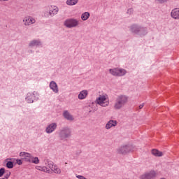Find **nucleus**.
Listing matches in <instances>:
<instances>
[{
  "label": "nucleus",
  "mask_w": 179,
  "mask_h": 179,
  "mask_svg": "<svg viewBox=\"0 0 179 179\" xmlns=\"http://www.w3.org/2000/svg\"><path fill=\"white\" fill-rule=\"evenodd\" d=\"M128 102V96L125 95H120L116 100L115 103V108L116 110H120L123 106H125Z\"/></svg>",
  "instance_id": "1"
},
{
  "label": "nucleus",
  "mask_w": 179,
  "mask_h": 179,
  "mask_svg": "<svg viewBox=\"0 0 179 179\" xmlns=\"http://www.w3.org/2000/svg\"><path fill=\"white\" fill-rule=\"evenodd\" d=\"M96 102L99 106H101V107H107L109 104L108 101V95H101L99 97L96 99Z\"/></svg>",
  "instance_id": "2"
},
{
  "label": "nucleus",
  "mask_w": 179,
  "mask_h": 179,
  "mask_svg": "<svg viewBox=\"0 0 179 179\" xmlns=\"http://www.w3.org/2000/svg\"><path fill=\"white\" fill-rule=\"evenodd\" d=\"M110 73L113 75V76H124L127 73V71L122 69H110Z\"/></svg>",
  "instance_id": "3"
},
{
  "label": "nucleus",
  "mask_w": 179,
  "mask_h": 179,
  "mask_svg": "<svg viewBox=\"0 0 179 179\" xmlns=\"http://www.w3.org/2000/svg\"><path fill=\"white\" fill-rule=\"evenodd\" d=\"M78 24H79V22L75 19H69L64 22V26H66V27H76Z\"/></svg>",
  "instance_id": "4"
},
{
  "label": "nucleus",
  "mask_w": 179,
  "mask_h": 179,
  "mask_svg": "<svg viewBox=\"0 0 179 179\" xmlns=\"http://www.w3.org/2000/svg\"><path fill=\"white\" fill-rule=\"evenodd\" d=\"M20 156L22 157V160L24 162H29V163L31 162V155L27 152H21L20 153Z\"/></svg>",
  "instance_id": "5"
},
{
  "label": "nucleus",
  "mask_w": 179,
  "mask_h": 179,
  "mask_svg": "<svg viewBox=\"0 0 179 179\" xmlns=\"http://www.w3.org/2000/svg\"><path fill=\"white\" fill-rule=\"evenodd\" d=\"M156 177V172L155 171H150L149 173H145L141 176V179H152Z\"/></svg>",
  "instance_id": "6"
},
{
  "label": "nucleus",
  "mask_w": 179,
  "mask_h": 179,
  "mask_svg": "<svg viewBox=\"0 0 179 179\" xmlns=\"http://www.w3.org/2000/svg\"><path fill=\"white\" fill-rule=\"evenodd\" d=\"M131 30L133 33L136 34L141 33V34H145V33H146V30L145 29V28L136 27V26H133ZM143 31H145V33Z\"/></svg>",
  "instance_id": "7"
},
{
  "label": "nucleus",
  "mask_w": 179,
  "mask_h": 179,
  "mask_svg": "<svg viewBox=\"0 0 179 179\" xmlns=\"http://www.w3.org/2000/svg\"><path fill=\"white\" fill-rule=\"evenodd\" d=\"M25 26H30V24H33L34 23H36V20H34L31 17H27L24 20Z\"/></svg>",
  "instance_id": "8"
},
{
  "label": "nucleus",
  "mask_w": 179,
  "mask_h": 179,
  "mask_svg": "<svg viewBox=\"0 0 179 179\" xmlns=\"http://www.w3.org/2000/svg\"><path fill=\"white\" fill-rule=\"evenodd\" d=\"M58 7H57L56 6H50L49 10L50 16H54V15H57V13H58Z\"/></svg>",
  "instance_id": "9"
},
{
  "label": "nucleus",
  "mask_w": 179,
  "mask_h": 179,
  "mask_svg": "<svg viewBox=\"0 0 179 179\" xmlns=\"http://www.w3.org/2000/svg\"><path fill=\"white\" fill-rule=\"evenodd\" d=\"M55 128H57V124L52 123L46 128V132L48 134H51V132H54Z\"/></svg>",
  "instance_id": "10"
},
{
  "label": "nucleus",
  "mask_w": 179,
  "mask_h": 179,
  "mask_svg": "<svg viewBox=\"0 0 179 179\" xmlns=\"http://www.w3.org/2000/svg\"><path fill=\"white\" fill-rule=\"evenodd\" d=\"M60 135L62 138H68L71 135V131L69 129H64L62 130Z\"/></svg>",
  "instance_id": "11"
},
{
  "label": "nucleus",
  "mask_w": 179,
  "mask_h": 179,
  "mask_svg": "<svg viewBox=\"0 0 179 179\" xmlns=\"http://www.w3.org/2000/svg\"><path fill=\"white\" fill-rule=\"evenodd\" d=\"M171 15L173 19H179V8H175L173 10Z\"/></svg>",
  "instance_id": "12"
},
{
  "label": "nucleus",
  "mask_w": 179,
  "mask_h": 179,
  "mask_svg": "<svg viewBox=\"0 0 179 179\" xmlns=\"http://www.w3.org/2000/svg\"><path fill=\"white\" fill-rule=\"evenodd\" d=\"M117 126V121L115 120H110L106 125V129H110V128H113V127Z\"/></svg>",
  "instance_id": "13"
},
{
  "label": "nucleus",
  "mask_w": 179,
  "mask_h": 179,
  "mask_svg": "<svg viewBox=\"0 0 179 179\" xmlns=\"http://www.w3.org/2000/svg\"><path fill=\"white\" fill-rule=\"evenodd\" d=\"M50 87L55 92V93H58V85H57L55 82L52 81L50 84Z\"/></svg>",
  "instance_id": "14"
},
{
  "label": "nucleus",
  "mask_w": 179,
  "mask_h": 179,
  "mask_svg": "<svg viewBox=\"0 0 179 179\" xmlns=\"http://www.w3.org/2000/svg\"><path fill=\"white\" fill-rule=\"evenodd\" d=\"M50 169H51L52 171H54L56 174H61V169L58 168L56 165H52L50 166Z\"/></svg>",
  "instance_id": "15"
},
{
  "label": "nucleus",
  "mask_w": 179,
  "mask_h": 179,
  "mask_svg": "<svg viewBox=\"0 0 179 179\" xmlns=\"http://www.w3.org/2000/svg\"><path fill=\"white\" fill-rule=\"evenodd\" d=\"M87 96V91L86 90H83L80 92V94H78V99H80V100H83V99H86Z\"/></svg>",
  "instance_id": "16"
},
{
  "label": "nucleus",
  "mask_w": 179,
  "mask_h": 179,
  "mask_svg": "<svg viewBox=\"0 0 179 179\" xmlns=\"http://www.w3.org/2000/svg\"><path fill=\"white\" fill-rule=\"evenodd\" d=\"M152 154L154 156H156V157H160L163 156V152L159 151V150H157V149H153V150H152Z\"/></svg>",
  "instance_id": "17"
},
{
  "label": "nucleus",
  "mask_w": 179,
  "mask_h": 179,
  "mask_svg": "<svg viewBox=\"0 0 179 179\" xmlns=\"http://www.w3.org/2000/svg\"><path fill=\"white\" fill-rule=\"evenodd\" d=\"M64 117L66 119V120H69L70 121H72V120H73V117H72V115H71V114H69V111H64Z\"/></svg>",
  "instance_id": "18"
},
{
  "label": "nucleus",
  "mask_w": 179,
  "mask_h": 179,
  "mask_svg": "<svg viewBox=\"0 0 179 179\" xmlns=\"http://www.w3.org/2000/svg\"><path fill=\"white\" fill-rule=\"evenodd\" d=\"M36 169L39 170V171H43L44 173H48V171H50V169L45 166H36Z\"/></svg>",
  "instance_id": "19"
},
{
  "label": "nucleus",
  "mask_w": 179,
  "mask_h": 179,
  "mask_svg": "<svg viewBox=\"0 0 179 179\" xmlns=\"http://www.w3.org/2000/svg\"><path fill=\"white\" fill-rule=\"evenodd\" d=\"M40 41L34 40L30 42L29 47H36V45H40Z\"/></svg>",
  "instance_id": "20"
},
{
  "label": "nucleus",
  "mask_w": 179,
  "mask_h": 179,
  "mask_svg": "<svg viewBox=\"0 0 179 179\" xmlns=\"http://www.w3.org/2000/svg\"><path fill=\"white\" fill-rule=\"evenodd\" d=\"M127 152H128V147L127 146L122 147L119 150V153H121L122 155H125V153H127Z\"/></svg>",
  "instance_id": "21"
},
{
  "label": "nucleus",
  "mask_w": 179,
  "mask_h": 179,
  "mask_svg": "<svg viewBox=\"0 0 179 179\" xmlns=\"http://www.w3.org/2000/svg\"><path fill=\"white\" fill-rule=\"evenodd\" d=\"M89 16H90V14L88 12H85L82 15L81 19L82 20H87L89 19Z\"/></svg>",
  "instance_id": "22"
},
{
  "label": "nucleus",
  "mask_w": 179,
  "mask_h": 179,
  "mask_svg": "<svg viewBox=\"0 0 179 179\" xmlns=\"http://www.w3.org/2000/svg\"><path fill=\"white\" fill-rule=\"evenodd\" d=\"M31 163H34L35 164H38L40 163V159L37 157H31Z\"/></svg>",
  "instance_id": "23"
},
{
  "label": "nucleus",
  "mask_w": 179,
  "mask_h": 179,
  "mask_svg": "<svg viewBox=\"0 0 179 179\" xmlns=\"http://www.w3.org/2000/svg\"><path fill=\"white\" fill-rule=\"evenodd\" d=\"M67 5H76L78 3V0H67Z\"/></svg>",
  "instance_id": "24"
},
{
  "label": "nucleus",
  "mask_w": 179,
  "mask_h": 179,
  "mask_svg": "<svg viewBox=\"0 0 179 179\" xmlns=\"http://www.w3.org/2000/svg\"><path fill=\"white\" fill-rule=\"evenodd\" d=\"M6 167L8 169H13V162H8L7 164H6Z\"/></svg>",
  "instance_id": "25"
},
{
  "label": "nucleus",
  "mask_w": 179,
  "mask_h": 179,
  "mask_svg": "<svg viewBox=\"0 0 179 179\" xmlns=\"http://www.w3.org/2000/svg\"><path fill=\"white\" fill-rule=\"evenodd\" d=\"M3 174H5V169L1 168L0 169V177H2V176H3Z\"/></svg>",
  "instance_id": "26"
},
{
  "label": "nucleus",
  "mask_w": 179,
  "mask_h": 179,
  "mask_svg": "<svg viewBox=\"0 0 179 179\" xmlns=\"http://www.w3.org/2000/svg\"><path fill=\"white\" fill-rule=\"evenodd\" d=\"M26 100L28 101V103H33V99H31L30 96H27Z\"/></svg>",
  "instance_id": "27"
},
{
  "label": "nucleus",
  "mask_w": 179,
  "mask_h": 179,
  "mask_svg": "<svg viewBox=\"0 0 179 179\" xmlns=\"http://www.w3.org/2000/svg\"><path fill=\"white\" fill-rule=\"evenodd\" d=\"M16 162H17V164H19V166L23 164L21 159H17Z\"/></svg>",
  "instance_id": "28"
},
{
  "label": "nucleus",
  "mask_w": 179,
  "mask_h": 179,
  "mask_svg": "<svg viewBox=\"0 0 179 179\" xmlns=\"http://www.w3.org/2000/svg\"><path fill=\"white\" fill-rule=\"evenodd\" d=\"M10 176V172H8L6 173V175L4 176L6 179L9 178V177Z\"/></svg>",
  "instance_id": "29"
},
{
  "label": "nucleus",
  "mask_w": 179,
  "mask_h": 179,
  "mask_svg": "<svg viewBox=\"0 0 179 179\" xmlns=\"http://www.w3.org/2000/svg\"><path fill=\"white\" fill-rule=\"evenodd\" d=\"M144 106H145V103H142L141 105H140L139 109L141 110V109L143 108Z\"/></svg>",
  "instance_id": "30"
},
{
  "label": "nucleus",
  "mask_w": 179,
  "mask_h": 179,
  "mask_svg": "<svg viewBox=\"0 0 179 179\" xmlns=\"http://www.w3.org/2000/svg\"><path fill=\"white\" fill-rule=\"evenodd\" d=\"M0 179H6V177H4V178H0Z\"/></svg>",
  "instance_id": "31"
},
{
  "label": "nucleus",
  "mask_w": 179,
  "mask_h": 179,
  "mask_svg": "<svg viewBox=\"0 0 179 179\" xmlns=\"http://www.w3.org/2000/svg\"><path fill=\"white\" fill-rule=\"evenodd\" d=\"M3 1H8V0H3Z\"/></svg>",
  "instance_id": "32"
}]
</instances>
